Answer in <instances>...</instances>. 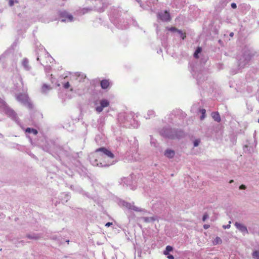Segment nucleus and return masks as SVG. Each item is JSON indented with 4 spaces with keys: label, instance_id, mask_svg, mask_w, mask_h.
Wrapping results in <instances>:
<instances>
[{
    "label": "nucleus",
    "instance_id": "obj_1",
    "mask_svg": "<svg viewBox=\"0 0 259 259\" xmlns=\"http://www.w3.org/2000/svg\"><path fill=\"white\" fill-rule=\"evenodd\" d=\"M95 152L98 153V157H102L103 155H105L112 159L114 157V154L110 151L104 147L99 148L96 149Z\"/></svg>",
    "mask_w": 259,
    "mask_h": 259
},
{
    "label": "nucleus",
    "instance_id": "obj_2",
    "mask_svg": "<svg viewBox=\"0 0 259 259\" xmlns=\"http://www.w3.org/2000/svg\"><path fill=\"white\" fill-rule=\"evenodd\" d=\"M59 16L61 18L62 22H71L73 19V16L65 11L59 12Z\"/></svg>",
    "mask_w": 259,
    "mask_h": 259
},
{
    "label": "nucleus",
    "instance_id": "obj_3",
    "mask_svg": "<svg viewBox=\"0 0 259 259\" xmlns=\"http://www.w3.org/2000/svg\"><path fill=\"white\" fill-rule=\"evenodd\" d=\"M160 19L165 22L169 21L171 19L170 14L167 11H165L163 13L159 15Z\"/></svg>",
    "mask_w": 259,
    "mask_h": 259
},
{
    "label": "nucleus",
    "instance_id": "obj_4",
    "mask_svg": "<svg viewBox=\"0 0 259 259\" xmlns=\"http://www.w3.org/2000/svg\"><path fill=\"white\" fill-rule=\"evenodd\" d=\"M235 226L241 232L245 234H248V232L247 229V228L243 225L238 222H236L235 223Z\"/></svg>",
    "mask_w": 259,
    "mask_h": 259
},
{
    "label": "nucleus",
    "instance_id": "obj_5",
    "mask_svg": "<svg viewBox=\"0 0 259 259\" xmlns=\"http://www.w3.org/2000/svg\"><path fill=\"white\" fill-rule=\"evenodd\" d=\"M101 87L103 89H107L110 85L109 79H103L100 81Z\"/></svg>",
    "mask_w": 259,
    "mask_h": 259
},
{
    "label": "nucleus",
    "instance_id": "obj_6",
    "mask_svg": "<svg viewBox=\"0 0 259 259\" xmlns=\"http://www.w3.org/2000/svg\"><path fill=\"white\" fill-rule=\"evenodd\" d=\"M211 116L212 118L216 121L219 122L221 121V117L220 116V114L217 112H213L211 113Z\"/></svg>",
    "mask_w": 259,
    "mask_h": 259
},
{
    "label": "nucleus",
    "instance_id": "obj_7",
    "mask_svg": "<svg viewBox=\"0 0 259 259\" xmlns=\"http://www.w3.org/2000/svg\"><path fill=\"white\" fill-rule=\"evenodd\" d=\"M175 152L172 150H167L164 153V155L168 158H172L175 155Z\"/></svg>",
    "mask_w": 259,
    "mask_h": 259
},
{
    "label": "nucleus",
    "instance_id": "obj_8",
    "mask_svg": "<svg viewBox=\"0 0 259 259\" xmlns=\"http://www.w3.org/2000/svg\"><path fill=\"white\" fill-rule=\"evenodd\" d=\"M51 88L50 85L44 84L41 88V91L42 93H47L48 91L50 90Z\"/></svg>",
    "mask_w": 259,
    "mask_h": 259
},
{
    "label": "nucleus",
    "instance_id": "obj_9",
    "mask_svg": "<svg viewBox=\"0 0 259 259\" xmlns=\"http://www.w3.org/2000/svg\"><path fill=\"white\" fill-rule=\"evenodd\" d=\"M100 104L103 108H105L109 105V102L107 100H102L100 101Z\"/></svg>",
    "mask_w": 259,
    "mask_h": 259
},
{
    "label": "nucleus",
    "instance_id": "obj_10",
    "mask_svg": "<svg viewBox=\"0 0 259 259\" xmlns=\"http://www.w3.org/2000/svg\"><path fill=\"white\" fill-rule=\"evenodd\" d=\"M26 132L28 133H33L34 135H36L37 134L38 132L37 131L36 129L34 128H31L30 127H28L26 129Z\"/></svg>",
    "mask_w": 259,
    "mask_h": 259
},
{
    "label": "nucleus",
    "instance_id": "obj_11",
    "mask_svg": "<svg viewBox=\"0 0 259 259\" xmlns=\"http://www.w3.org/2000/svg\"><path fill=\"white\" fill-rule=\"evenodd\" d=\"M222 243L221 238L219 237H217L213 241V245L221 244Z\"/></svg>",
    "mask_w": 259,
    "mask_h": 259
},
{
    "label": "nucleus",
    "instance_id": "obj_12",
    "mask_svg": "<svg viewBox=\"0 0 259 259\" xmlns=\"http://www.w3.org/2000/svg\"><path fill=\"white\" fill-rule=\"evenodd\" d=\"M252 257L254 259H259V251H254L252 253Z\"/></svg>",
    "mask_w": 259,
    "mask_h": 259
},
{
    "label": "nucleus",
    "instance_id": "obj_13",
    "mask_svg": "<svg viewBox=\"0 0 259 259\" xmlns=\"http://www.w3.org/2000/svg\"><path fill=\"white\" fill-rule=\"evenodd\" d=\"M167 29L169 31H172V32H178L179 30H178L177 28H176L175 27H171L170 28H167Z\"/></svg>",
    "mask_w": 259,
    "mask_h": 259
},
{
    "label": "nucleus",
    "instance_id": "obj_14",
    "mask_svg": "<svg viewBox=\"0 0 259 259\" xmlns=\"http://www.w3.org/2000/svg\"><path fill=\"white\" fill-rule=\"evenodd\" d=\"M205 112H206V111H205V109H202L201 110V114H202V115L200 117V119L201 120H203L205 118Z\"/></svg>",
    "mask_w": 259,
    "mask_h": 259
},
{
    "label": "nucleus",
    "instance_id": "obj_15",
    "mask_svg": "<svg viewBox=\"0 0 259 259\" xmlns=\"http://www.w3.org/2000/svg\"><path fill=\"white\" fill-rule=\"evenodd\" d=\"M178 33L181 34V37L183 39H184L186 37V33H183L182 31L179 30Z\"/></svg>",
    "mask_w": 259,
    "mask_h": 259
},
{
    "label": "nucleus",
    "instance_id": "obj_16",
    "mask_svg": "<svg viewBox=\"0 0 259 259\" xmlns=\"http://www.w3.org/2000/svg\"><path fill=\"white\" fill-rule=\"evenodd\" d=\"M103 108H103L101 106H100L97 107L96 108V111H97L98 112L100 113V112H102V110H103Z\"/></svg>",
    "mask_w": 259,
    "mask_h": 259
},
{
    "label": "nucleus",
    "instance_id": "obj_17",
    "mask_svg": "<svg viewBox=\"0 0 259 259\" xmlns=\"http://www.w3.org/2000/svg\"><path fill=\"white\" fill-rule=\"evenodd\" d=\"M200 142V140H199V139L195 140L194 142V146L195 147L198 146L199 145Z\"/></svg>",
    "mask_w": 259,
    "mask_h": 259
},
{
    "label": "nucleus",
    "instance_id": "obj_18",
    "mask_svg": "<svg viewBox=\"0 0 259 259\" xmlns=\"http://www.w3.org/2000/svg\"><path fill=\"white\" fill-rule=\"evenodd\" d=\"M70 85L69 82H67L63 84V87L66 89H68L70 87Z\"/></svg>",
    "mask_w": 259,
    "mask_h": 259
},
{
    "label": "nucleus",
    "instance_id": "obj_19",
    "mask_svg": "<svg viewBox=\"0 0 259 259\" xmlns=\"http://www.w3.org/2000/svg\"><path fill=\"white\" fill-rule=\"evenodd\" d=\"M201 51H202L201 48L200 47H197V48L195 52L196 53V54H199L201 52Z\"/></svg>",
    "mask_w": 259,
    "mask_h": 259
},
{
    "label": "nucleus",
    "instance_id": "obj_20",
    "mask_svg": "<svg viewBox=\"0 0 259 259\" xmlns=\"http://www.w3.org/2000/svg\"><path fill=\"white\" fill-rule=\"evenodd\" d=\"M165 249H166L167 251L169 252V251H172V249H173V248H172V247L171 246L168 245V246H167L166 247Z\"/></svg>",
    "mask_w": 259,
    "mask_h": 259
},
{
    "label": "nucleus",
    "instance_id": "obj_21",
    "mask_svg": "<svg viewBox=\"0 0 259 259\" xmlns=\"http://www.w3.org/2000/svg\"><path fill=\"white\" fill-rule=\"evenodd\" d=\"M208 218V215L207 213H205L203 216V218H202V221L203 222H205V220Z\"/></svg>",
    "mask_w": 259,
    "mask_h": 259
},
{
    "label": "nucleus",
    "instance_id": "obj_22",
    "mask_svg": "<svg viewBox=\"0 0 259 259\" xmlns=\"http://www.w3.org/2000/svg\"><path fill=\"white\" fill-rule=\"evenodd\" d=\"M239 189H246V186L244 185H241L239 187Z\"/></svg>",
    "mask_w": 259,
    "mask_h": 259
},
{
    "label": "nucleus",
    "instance_id": "obj_23",
    "mask_svg": "<svg viewBox=\"0 0 259 259\" xmlns=\"http://www.w3.org/2000/svg\"><path fill=\"white\" fill-rule=\"evenodd\" d=\"M167 258L168 259H174V256L172 255L168 254L167 255Z\"/></svg>",
    "mask_w": 259,
    "mask_h": 259
},
{
    "label": "nucleus",
    "instance_id": "obj_24",
    "mask_svg": "<svg viewBox=\"0 0 259 259\" xmlns=\"http://www.w3.org/2000/svg\"><path fill=\"white\" fill-rule=\"evenodd\" d=\"M9 3L10 6H12L14 5V1L13 0H10Z\"/></svg>",
    "mask_w": 259,
    "mask_h": 259
},
{
    "label": "nucleus",
    "instance_id": "obj_25",
    "mask_svg": "<svg viewBox=\"0 0 259 259\" xmlns=\"http://www.w3.org/2000/svg\"><path fill=\"white\" fill-rule=\"evenodd\" d=\"M231 7L233 9H235L237 7L236 4L235 3H232L231 4Z\"/></svg>",
    "mask_w": 259,
    "mask_h": 259
},
{
    "label": "nucleus",
    "instance_id": "obj_26",
    "mask_svg": "<svg viewBox=\"0 0 259 259\" xmlns=\"http://www.w3.org/2000/svg\"><path fill=\"white\" fill-rule=\"evenodd\" d=\"M112 225V223L108 222L106 224L105 226L109 227L110 226H111Z\"/></svg>",
    "mask_w": 259,
    "mask_h": 259
},
{
    "label": "nucleus",
    "instance_id": "obj_27",
    "mask_svg": "<svg viewBox=\"0 0 259 259\" xmlns=\"http://www.w3.org/2000/svg\"><path fill=\"white\" fill-rule=\"evenodd\" d=\"M209 227H210V226H209V225H206V224H205V225H204L203 226V228H204L205 229H208Z\"/></svg>",
    "mask_w": 259,
    "mask_h": 259
},
{
    "label": "nucleus",
    "instance_id": "obj_28",
    "mask_svg": "<svg viewBox=\"0 0 259 259\" xmlns=\"http://www.w3.org/2000/svg\"><path fill=\"white\" fill-rule=\"evenodd\" d=\"M198 54H196V53L194 52V57H195V58H196V59L199 58Z\"/></svg>",
    "mask_w": 259,
    "mask_h": 259
},
{
    "label": "nucleus",
    "instance_id": "obj_29",
    "mask_svg": "<svg viewBox=\"0 0 259 259\" xmlns=\"http://www.w3.org/2000/svg\"><path fill=\"white\" fill-rule=\"evenodd\" d=\"M163 254L166 255H168L169 254V252L167 251L166 249L163 251Z\"/></svg>",
    "mask_w": 259,
    "mask_h": 259
},
{
    "label": "nucleus",
    "instance_id": "obj_30",
    "mask_svg": "<svg viewBox=\"0 0 259 259\" xmlns=\"http://www.w3.org/2000/svg\"><path fill=\"white\" fill-rule=\"evenodd\" d=\"M230 225H227V226H223L224 228H225V229H226V228H230Z\"/></svg>",
    "mask_w": 259,
    "mask_h": 259
},
{
    "label": "nucleus",
    "instance_id": "obj_31",
    "mask_svg": "<svg viewBox=\"0 0 259 259\" xmlns=\"http://www.w3.org/2000/svg\"><path fill=\"white\" fill-rule=\"evenodd\" d=\"M230 35L231 36H233V32H231V33H230Z\"/></svg>",
    "mask_w": 259,
    "mask_h": 259
},
{
    "label": "nucleus",
    "instance_id": "obj_32",
    "mask_svg": "<svg viewBox=\"0 0 259 259\" xmlns=\"http://www.w3.org/2000/svg\"><path fill=\"white\" fill-rule=\"evenodd\" d=\"M233 181H233V180H230V182H229V183H233Z\"/></svg>",
    "mask_w": 259,
    "mask_h": 259
},
{
    "label": "nucleus",
    "instance_id": "obj_33",
    "mask_svg": "<svg viewBox=\"0 0 259 259\" xmlns=\"http://www.w3.org/2000/svg\"><path fill=\"white\" fill-rule=\"evenodd\" d=\"M169 137V138H174V137H171V136H170V137Z\"/></svg>",
    "mask_w": 259,
    "mask_h": 259
},
{
    "label": "nucleus",
    "instance_id": "obj_34",
    "mask_svg": "<svg viewBox=\"0 0 259 259\" xmlns=\"http://www.w3.org/2000/svg\"><path fill=\"white\" fill-rule=\"evenodd\" d=\"M134 209L135 210H138L137 208L136 209L134 208Z\"/></svg>",
    "mask_w": 259,
    "mask_h": 259
},
{
    "label": "nucleus",
    "instance_id": "obj_35",
    "mask_svg": "<svg viewBox=\"0 0 259 259\" xmlns=\"http://www.w3.org/2000/svg\"><path fill=\"white\" fill-rule=\"evenodd\" d=\"M258 122H259V119H258Z\"/></svg>",
    "mask_w": 259,
    "mask_h": 259
}]
</instances>
